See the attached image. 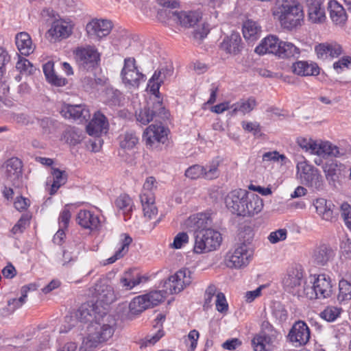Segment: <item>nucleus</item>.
Segmentation results:
<instances>
[{
  "label": "nucleus",
  "instance_id": "14",
  "mask_svg": "<svg viewBox=\"0 0 351 351\" xmlns=\"http://www.w3.org/2000/svg\"><path fill=\"white\" fill-rule=\"evenodd\" d=\"M143 141L150 147H157L159 143H165L167 139V130L161 124H152L144 132Z\"/></svg>",
  "mask_w": 351,
  "mask_h": 351
},
{
  "label": "nucleus",
  "instance_id": "30",
  "mask_svg": "<svg viewBox=\"0 0 351 351\" xmlns=\"http://www.w3.org/2000/svg\"><path fill=\"white\" fill-rule=\"evenodd\" d=\"M108 127L106 117L99 112L95 113L93 119L86 126V132L90 136H98Z\"/></svg>",
  "mask_w": 351,
  "mask_h": 351
},
{
  "label": "nucleus",
  "instance_id": "3",
  "mask_svg": "<svg viewBox=\"0 0 351 351\" xmlns=\"http://www.w3.org/2000/svg\"><path fill=\"white\" fill-rule=\"evenodd\" d=\"M222 237L219 232L212 228L196 231L193 251L196 254L207 253L219 247Z\"/></svg>",
  "mask_w": 351,
  "mask_h": 351
},
{
  "label": "nucleus",
  "instance_id": "54",
  "mask_svg": "<svg viewBox=\"0 0 351 351\" xmlns=\"http://www.w3.org/2000/svg\"><path fill=\"white\" fill-rule=\"evenodd\" d=\"M165 320V315L159 313L156 315L155 319H154V326L156 328H158V332L153 336L150 339L148 340L149 343L151 344L156 343L163 335V331L160 329L162 326V323Z\"/></svg>",
  "mask_w": 351,
  "mask_h": 351
},
{
  "label": "nucleus",
  "instance_id": "1",
  "mask_svg": "<svg viewBox=\"0 0 351 351\" xmlns=\"http://www.w3.org/2000/svg\"><path fill=\"white\" fill-rule=\"evenodd\" d=\"M116 324V319L110 315L95 317L86 328V335L82 342L85 350H90L110 339L114 332Z\"/></svg>",
  "mask_w": 351,
  "mask_h": 351
},
{
  "label": "nucleus",
  "instance_id": "50",
  "mask_svg": "<svg viewBox=\"0 0 351 351\" xmlns=\"http://www.w3.org/2000/svg\"><path fill=\"white\" fill-rule=\"evenodd\" d=\"M121 93L112 88H107L105 92V101L110 106H119L121 102Z\"/></svg>",
  "mask_w": 351,
  "mask_h": 351
},
{
  "label": "nucleus",
  "instance_id": "36",
  "mask_svg": "<svg viewBox=\"0 0 351 351\" xmlns=\"http://www.w3.org/2000/svg\"><path fill=\"white\" fill-rule=\"evenodd\" d=\"M256 106V99L251 97L247 99H241L238 102L231 105L230 114L234 116L238 113L245 114L251 112Z\"/></svg>",
  "mask_w": 351,
  "mask_h": 351
},
{
  "label": "nucleus",
  "instance_id": "28",
  "mask_svg": "<svg viewBox=\"0 0 351 351\" xmlns=\"http://www.w3.org/2000/svg\"><path fill=\"white\" fill-rule=\"evenodd\" d=\"M292 71L300 76L317 75L319 73V68L313 62L297 61L292 64Z\"/></svg>",
  "mask_w": 351,
  "mask_h": 351
},
{
  "label": "nucleus",
  "instance_id": "61",
  "mask_svg": "<svg viewBox=\"0 0 351 351\" xmlns=\"http://www.w3.org/2000/svg\"><path fill=\"white\" fill-rule=\"evenodd\" d=\"M216 309L221 313H226L228 310V304L224 294L219 292L216 295L215 299Z\"/></svg>",
  "mask_w": 351,
  "mask_h": 351
},
{
  "label": "nucleus",
  "instance_id": "34",
  "mask_svg": "<svg viewBox=\"0 0 351 351\" xmlns=\"http://www.w3.org/2000/svg\"><path fill=\"white\" fill-rule=\"evenodd\" d=\"M328 10L330 19L336 25H343L347 21V14L343 7L336 0L328 2Z\"/></svg>",
  "mask_w": 351,
  "mask_h": 351
},
{
  "label": "nucleus",
  "instance_id": "35",
  "mask_svg": "<svg viewBox=\"0 0 351 351\" xmlns=\"http://www.w3.org/2000/svg\"><path fill=\"white\" fill-rule=\"evenodd\" d=\"M314 206L317 213L326 221H330L333 217L332 208L335 206L332 202L324 198H317L314 202Z\"/></svg>",
  "mask_w": 351,
  "mask_h": 351
},
{
  "label": "nucleus",
  "instance_id": "37",
  "mask_svg": "<svg viewBox=\"0 0 351 351\" xmlns=\"http://www.w3.org/2000/svg\"><path fill=\"white\" fill-rule=\"evenodd\" d=\"M243 34L244 38L249 41L257 40L261 34V27L257 22L247 19L243 24Z\"/></svg>",
  "mask_w": 351,
  "mask_h": 351
},
{
  "label": "nucleus",
  "instance_id": "52",
  "mask_svg": "<svg viewBox=\"0 0 351 351\" xmlns=\"http://www.w3.org/2000/svg\"><path fill=\"white\" fill-rule=\"evenodd\" d=\"M194 221L195 226L199 229H206V227L210 225L212 220L207 213H197L196 215L191 217Z\"/></svg>",
  "mask_w": 351,
  "mask_h": 351
},
{
  "label": "nucleus",
  "instance_id": "19",
  "mask_svg": "<svg viewBox=\"0 0 351 351\" xmlns=\"http://www.w3.org/2000/svg\"><path fill=\"white\" fill-rule=\"evenodd\" d=\"M168 16L175 22L180 23L185 27H193L201 19L200 12L197 11L190 12H171L169 11Z\"/></svg>",
  "mask_w": 351,
  "mask_h": 351
},
{
  "label": "nucleus",
  "instance_id": "42",
  "mask_svg": "<svg viewBox=\"0 0 351 351\" xmlns=\"http://www.w3.org/2000/svg\"><path fill=\"white\" fill-rule=\"evenodd\" d=\"M144 278H145L138 273L134 275L132 274L131 271H128L125 272L124 276L120 279V284L126 290H130L138 285Z\"/></svg>",
  "mask_w": 351,
  "mask_h": 351
},
{
  "label": "nucleus",
  "instance_id": "58",
  "mask_svg": "<svg viewBox=\"0 0 351 351\" xmlns=\"http://www.w3.org/2000/svg\"><path fill=\"white\" fill-rule=\"evenodd\" d=\"M204 167L194 165L189 167L185 171V176L192 180L204 178Z\"/></svg>",
  "mask_w": 351,
  "mask_h": 351
},
{
  "label": "nucleus",
  "instance_id": "25",
  "mask_svg": "<svg viewBox=\"0 0 351 351\" xmlns=\"http://www.w3.org/2000/svg\"><path fill=\"white\" fill-rule=\"evenodd\" d=\"M245 204L241 215L243 217H252L260 213L263 208V199L254 193H247Z\"/></svg>",
  "mask_w": 351,
  "mask_h": 351
},
{
  "label": "nucleus",
  "instance_id": "11",
  "mask_svg": "<svg viewBox=\"0 0 351 351\" xmlns=\"http://www.w3.org/2000/svg\"><path fill=\"white\" fill-rule=\"evenodd\" d=\"M191 272L189 269H182L171 276L164 283L166 293H178L191 283Z\"/></svg>",
  "mask_w": 351,
  "mask_h": 351
},
{
  "label": "nucleus",
  "instance_id": "2",
  "mask_svg": "<svg viewBox=\"0 0 351 351\" xmlns=\"http://www.w3.org/2000/svg\"><path fill=\"white\" fill-rule=\"evenodd\" d=\"M272 14L289 29L300 25L304 19L302 6L295 0H276Z\"/></svg>",
  "mask_w": 351,
  "mask_h": 351
},
{
  "label": "nucleus",
  "instance_id": "55",
  "mask_svg": "<svg viewBox=\"0 0 351 351\" xmlns=\"http://www.w3.org/2000/svg\"><path fill=\"white\" fill-rule=\"evenodd\" d=\"M263 161L280 162L281 165H286L289 161L288 158L284 154H280L277 151L268 152L263 154Z\"/></svg>",
  "mask_w": 351,
  "mask_h": 351
},
{
  "label": "nucleus",
  "instance_id": "33",
  "mask_svg": "<svg viewBox=\"0 0 351 351\" xmlns=\"http://www.w3.org/2000/svg\"><path fill=\"white\" fill-rule=\"evenodd\" d=\"M335 256L332 249L323 244L317 247L313 252V258L314 262L321 266L326 265Z\"/></svg>",
  "mask_w": 351,
  "mask_h": 351
},
{
  "label": "nucleus",
  "instance_id": "59",
  "mask_svg": "<svg viewBox=\"0 0 351 351\" xmlns=\"http://www.w3.org/2000/svg\"><path fill=\"white\" fill-rule=\"evenodd\" d=\"M218 166V162H213L211 164L204 167V178L213 180L218 178L219 176Z\"/></svg>",
  "mask_w": 351,
  "mask_h": 351
},
{
  "label": "nucleus",
  "instance_id": "17",
  "mask_svg": "<svg viewBox=\"0 0 351 351\" xmlns=\"http://www.w3.org/2000/svg\"><path fill=\"white\" fill-rule=\"evenodd\" d=\"M61 114L66 119H73L82 122L90 117L89 110L85 105L64 104L60 110Z\"/></svg>",
  "mask_w": 351,
  "mask_h": 351
},
{
  "label": "nucleus",
  "instance_id": "16",
  "mask_svg": "<svg viewBox=\"0 0 351 351\" xmlns=\"http://www.w3.org/2000/svg\"><path fill=\"white\" fill-rule=\"evenodd\" d=\"M247 193L246 191L241 189L231 191L226 197V204L228 210L234 214L241 216Z\"/></svg>",
  "mask_w": 351,
  "mask_h": 351
},
{
  "label": "nucleus",
  "instance_id": "45",
  "mask_svg": "<svg viewBox=\"0 0 351 351\" xmlns=\"http://www.w3.org/2000/svg\"><path fill=\"white\" fill-rule=\"evenodd\" d=\"M63 138L70 145H75L82 141V132L74 127L69 128L64 132Z\"/></svg>",
  "mask_w": 351,
  "mask_h": 351
},
{
  "label": "nucleus",
  "instance_id": "63",
  "mask_svg": "<svg viewBox=\"0 0 351 351\" xmlns=\"http://www.w3.org/2000/svg\"><path fill=\"white\" fill-rule=\"evenodd\" d=\"M351 65V57L346 56L342 57L338 61L334 62L333 69L337 72H341L344 68L348 69Z\"/></svg>",
  "mask_w": 351,
  "mask_h": 351
},
{
  "label": "nucleus",
  "instance_id": "5",
  "mask_svg": "<svg viewBox=\"0 0 351 351\" xmlns=\"http://www.w3.org/2000/svg\"><path fill=\"white\" fill-rule=\"evenodd\" d=\"M298 143L305 151L323 158L328 156L340 157L343 155L342 150H340L337 146L328 141L317 143L311 138H299Z\"/></svg>",
  "mask_w": 351,
  "mask_h": 351
},
{
  "label": "nucleus",
  "instance_id": "57",
  "mask_svg": "<svg viewBox=\"0 0 351 351\" xmlns=\"http://www.w3.org/2000/svg\"><path fill=\"white\" fill-rule=\"evenodd\" d=\"M217 288L215 285H209L204 293V302L203 308L204 310H208L213 306V298H216Z\"/></svg>",
  "mask_w": 351,
  "mask_h": 351
},
{
  "label": "nucleus",
  "instance_id": "53",
  "mask_svg": "<svg viewBox=\"0 0 351 351\" xmlns=\"http://www.w3.org/2000/svg\"><path fill=\"white\" fill-rule=\"evenodd\" d=\"M28 289L27 287H21V295L19 298H12L8 301V306L14 312L17 308H20L25 304L27 297Z\"/></svg>",
  "mask_w": 351,
  "mask_h": 351
},
{
  "label": "nucleus",
  "instance_id": "46",
  "mask_svg": "<svg viewBox=\"0 0 351 351\" xmlns=\"http://www.w3.org/2000/svg\"><path fill=\"white\" fill-rule=\"evenodd\" d=\"M271 342V337L267 335L264 331H262L259 335L255 336L252 340V343L255 351H267L266 346Z\"/></svg>",
  "mask_w": 351,
  "mask_h": 351
},
{
  "label": "nucleus",
  "instance_id": "27",
  "mask_svg": "<svg viewBox=\"0 0 351 351\" xmlns=\"http://www.w3.org/2000/svg\"><path fill=\"white\" fill-rule=\"evenodd\" d=\"M5 175L7 178L13 183L16 184L22 178L23 163L16 157L8 159L5 163Z\"/></svg>",
  "mask_w": 351,
  "mask_h": 351
},
{
  "label": "nucleus",
  "instance_id": "40",
  "mask_svg": "<svg viewBox=\"0 0 351 351\" xmlns=\"http://www.w3.org/2000/svg\"><path fill=\"white\" fill-rule=\"evenodd\" d=\"M300 54V49L293 43L282 41L277 56L280 58H298Z\"/></svg>",
  "mask_w": 351,
  "mask_h": 351
},
{
  "label": "nucleus",
  "instance_id": "64",
  "mask_svg": "<svg viewBox=\"0 0 351 351\" xmlns=\"http://www.w3.org/2000/svg\"><path fill=\"white\" fill-rule=\"evenodd\" d=\"M341 215L346 226L351 230V206L348 203L341 206Z\"/></svg>",
  "mask_w": 351,
  "mask_h": 351
},
{
  "label": "nucleus",
  "instance_id": "43",
  "mask_svg": "<svg viewBox=\"0 0 351 351\" xmlns=\"http://www.w3.org/2000/svg\"><path fill=\"white\" fill-rule=\"evenodd\" d=\"M121 237H123V239H121V247L113 256L107 259L108 264L114 263L117 260L122 258L128 251L132 239L129 235L125 234H122Z\"/></svg>",
  "mask_w": 351,
  "mask_h": 351
},
{
  "label": "nucleus",
  "instance_id": "39",
  "mask_svg": "<svg viewBox=\"0 0 351 351\" xmlns=\"http://www.w3.org/2000/svg\"><path fill=\"white\" fill-rule=\"evenodd\" d=\"M51 170L53 182L51 186L49 194L53 195L57 192L61 186L64 185L66 182L68 176L65 171H62L58 168H52Z\"/></svg>",
  "mask_w": 351,
  "mask_h": 351
},
{
  "label": "nucleus",
  "instance_id": "9",
  "mask_svg": "<svg viewBox=\"0 0 351 351\" xmlns=\"http://www.w3.org/2000/svg\"><path fill=\"white\" fill-rule=\"evenodd\" d=\"M121 76L123 83L128 88H138L139 84L146 80L145 75L138 71L134 58H127L124 60Z\"/></svg>",
  "mask_w": 351,
  "mask_h": 351
},
{
  "label": "nucleus",
  "instance_id": "8",
  "mask_svg": "<svg viewBox=\"0 0 351 351\" xmlns=\"http://www.w3.org/2000/svg\"><path fill=\"white\" fill-rule=\"evenodd\" d=\"M332 292V285L329 276L319 274L312 285L306 287V297L310 300L329 298Z\"/></svg>",
  "mask_w": 351,
  "mask_h": 351
},
{
  "label": "nucleus",
  "instance_id": "47",
  "mask_svg": "<svg viewBox=\"0 0 351 351\" xmlns=\"http://www.w3.org/2000/svg\"><path fill=\"white\" fill-rule=\"evenodd\" d=\"M115 205L119 210L123 211V214L125 216V220H126V217H128L130 215V213L132 211V199L129 197V195L126 194H122L119 195L115 200Z\"/></svg>",
  "mask_w": 351,
  "mask_h": 351
},
{
  "label": "nucleus",
  "instance_id": "15",
  "mask_svg": "<svg viewBox=\"0 0 351 351\" xmlns=\"http://www.w3.org/2000/svg\"><path fill=\"white\" fill-rule=\"evenodd\" d=\"M311 337V332L307 324L303 321L296 322L291 328L288 338L296 346L306 345Z\"/></svg>",
  "mask_w": 351,
  "mask_h": 351
},
{
  "label": "nucleus",
  "instance_id": "49",
  "mask_svg": "<svg viewBox=\"0 0 351 351\" xmlns=\"http://www.w3.org/2000/svg\"><path fill=\"white\" fill-rule=\"evenodd\" d=\"M78 319L81 322L87 323L94 322L95 317L94 310L92 307L88 308L86 305H82L78 310L77 314Z\"/></svg>",
  "mask_w": 351,
  "mask_h": 351
},
{
  "label": "nucleus",
  "instance_id": "7",
  "mask_svg": "<svg viewBox=\"0 0 351 351\" xmlns=\"http://www.w3.org/2000/svg\"><path fill=\"white\" fill-rule=\"evenodd\" d=\"M154 95V98L150 99V101L146 106L140 109L138 112H136V121L141 125L148 124L156 117L167 118V113L165 112L162 100L158 95Z\"/></svg>",
  "mask_w": 351,
  "mask_h": 351
},
{
  "label": "nucleus",
  "instance_id": "44",
  "mask_svg": "<svg viewBox=\"0 0 351 351\" xmlns=\"http://www.w3.org/2000/svg\"><path fill=\"white\" fill-rule=\"evenodd\" d=\"M337 299L339 302L351 300V276L349 278H343L339 281Z\"/></svg>",
  "mask_w": 351,
  "mask_h": 351
},
{
  "label": "nucleus",
  "instance_id": "24",
  "mask_svg": "<svg viewBox=\"0 0 351 351\" xmlns=\"http://www.w3.org/2000/svg\"><path fill=\"white\" fill-rule=\"evenodd\" d=\"M308 20L313 23H322L326 20L324 0H306Z\"/></svg>",
  "mask_w": 351,
  "mask_h": 351
},
{
  "label": "nucleus",
  "instance_id": "41",
  "mask_svg": "<svg viewBox=\"0 0 351 351\" xmlns=\"http://www.w3.org/2000/svg\"><path fill=\"white\" fill-rule=\"evenodd\" d=\"M120 147L124 149H132L138 143V138L132 131H127L119 136Z\"/></svg>",
  "mask_w": 351,
  "mask_h": 351
},
{
  "label": "nucleus",
  "instance_id": "62",
  "mask_svg": "<svg viewBox=\"0 0 351 351\" xmlns=\"http://www.w3.org/2000/svg\"><path fill=\"white\" fill-rule=\"evenodd\" d=\"M189 236L186 232H179L173 239V243L171 245L174 249H180L185 244L189 243Z\"/></svg>",
  "mask_w": 351,
  "mask_h": 351
},
{
  "label": "nucleus",
  "instance_id": "13",
  "mask_svg": "<svg viewBox=\"0 0 351 351\" xmlns=\"http://www.w3.org/2000/svg\"><path fill=\"white\" fill-rule=\"evenodd\" d=\"M112 28L110 21L106 19H92L86 24V32L88 37L100 40L108 36Z\"/></svg>",
  "mask_w": 351,
  "mask_h": 351
},
{
  "label": "nucleus",
  "instance_id": "56",
  "mask_svg": "<svg viewBox=\"0 0 351 351\" xmlns=\"http://www.w3.org/2000/svg\"><path fill=\"white\" fill-rule=\"evenodd\" d=\"M16 69L26 75H31L36 71L35 66L26 58H19L16 65Z\"/></svg>",
  "mask_w": 351,
  "mask_h": 351
},
{
  "label": "nucleus",
  "instance_id": "23",
  "mask_svg": "<svg viewBox=\"0 0 351 351\" xmlns=\"http://www.w3.org/2000/svg\"><path fill=\"white\" fill-rule=\"evenodd\" d=\"M281 42L282 40H280L276 36L269 35L261 40L254 51L259 55L268 53L277 56L278 51L280 49Z\"/></svg>",
  "mask_w": 351,
  "mask_h": 351
},
{
  "label": "nucleus",
  "instance_id": "12",
  "mask_svg": "<svg viewBox=\"0 0 351 351\" xmlns=\"http://www.w3.org/2000/svg\"><path fill=\"white\" fill-rule=\"evenodd\" d=\"M79 66L86 70L94 68L99 62V54L94 47H78L74 51Z\"/></svg>",
  "mask_w": 351,
  "mask_h": 351
},
{
  "label": "nucleus",
  "instance_id": "6",
  "mask_svg": "<svg viewBox=\"0 0 351 351\" xmlns=\"http://www.w3.org/2000/svg\"><path fill=\"white\" fill-rule=\"evenodd\" d=\"M297 176L300 182L313 189L320 190L323 186V178L319 170L306 160H302L296 165Z\"/></svg>",
  "mask_w": 351,
  "mask_h": 351
},
{
  "label": "nucleus",
  "instance_id": "31",
  "mask_svg": "<svg viewBox=\"0 0 351 351\" xmlns=\"http://www.w3.org/2000/svg\"><path fill=\"white\" fill-rule=\"evenodd\" d=\"M15 43L18 50L23 56H27L32 54L35 49L32 38L27 32L18 33L15 36Z\"/></svg>",
  "mask_w": 351,
  "mask_h": 351
},
{
  "label": "nucleus",
  "instance_id": "18",
  "mask_svg": "<svg viewBox=\"0 0 351 351\" xmlns=\"http://www.w3.org/2000/svg\"><path fill=\"white\" fill-rule=\"evenodd\" d=\"M173 73V68L171 64L162 66L160 69L154 72L148 82V86L153 95H158L159 94V89L161 84L166 79L171 77Z\"/></svg>",
  "mask_w": 351,
  "mask_h": 351
},
{
  "label": "nucleus",
  "instance_id": "60",
  "mask_svg": "<svg viewBox=\"0 0 351 351\" xmlns=\"http://www.w3.org/2000/svg\"><path fill=\"white\" fill-rule=\"evenodd\" d=\"M287 230L285 228L278 229L276 231L271 232L268 236L269 241L275 244L280 241H285L287 239Z\"/></svg>",
  "mask_w": 351,
  "mask_h": 351
},
{
  "label": "nucleus",
  "instance_id": "32",
  "mask_svg": "<svg viewBox=\"0 0 351 351\" xmlns=\"http://www.w3.org/2000/svg\"><path fill=\"white\" fill-rule=\"evenodd\" d=\"M140 199L145 217L150 219L157 215L158 209L155 205V196L153 192L141 193Z\"/></svg>",
  "mask_w": 351,
  "mask_h": 351
},
{
  "label": "nucleus",
  "instance_id": "10",
  "mask_svg": "<svg viewBox=\"0 0 351 351\" xmlns=\"http://www.w3.org/2000/svg\"><path fill=\"white\" fill-rule=\"evenodd\" d=\"M253 256V252L245 243H239L234 245L229 252L227 257L228 266L234 268H241L247 265Z\"/></svg>",
  "mask_w": 351,
  "mask_h": 351
},
{
  "label": "nucleus",
  "instance_id": "26",
  "mask_svg": "<svg viewBox=\"0 0 351 351\" xmlns=\"http://www.w3.org/2000/svg\"><path fill=\"white\" fill-rule=\"evenodd\" d=\"M73 24L71 21H57L54 22L49 29V35L55 39L68 38L73 32Z\"/></svg>",
  "mask_w": 351,
  "mask_h": 351
},
{
  "label": "nucleus",
  "instance_id": "20",
  "mask_svg": "<svg viewBox=\"0 0 351 351\" xmlns=\"http://www.w3.org/2000/svg\"><path fill=\"white\" fill-rule=\"evenodd\" d=\"M93 294L97 302L104 305H108L116 300L113 288L104 281H98L95 284Z\"/></svg>",
  "mask_w": 351,
  "mask_h": 351
},
{
  "label": "nucleus",
  "instance_id": "38",
  "mask_svg": "<svg viewBox=\"0 0 351 351\" xmlns=\"http://www.w3.org/2000/svg\"><path fill=\"white\" fill-rule=\"evenodd\" d=\"M147 308H149L143 295L135 297L129 304L128 318L132 319L135 315L141 313Z\"/></svg>",
  "mask_w": 351,
  "mask_h": 351
},
{
  "label": "nucleus",
  "instance_id": "48",
  "mask_svg": "<svg viewBox=\"0 0 351 351\" xmlns=\"http://www.w3.org/2000/svg\"><path fill=\"white\" fill-rule=\"evenodd\" d=\"M341 311L342 309L341 308L328 306L319 313V316L322 319L328 322H332L340 316Z\"/></svg>",
  "mask_w": 351,
  "mask_h": 351
},
{
  "label": "nucleus",
  "instance_id": "22",
  "mask_svg": "<svg viewBox=\"0 0 351 351\" xmlns=\"http://www.w3.org/2000/svg\"><path fill=\"white\" fill-rule=\"evenodd\" d=\"M315 51L320 59L335 58L343 53L342 47L337 43H324L315 46Z\"/></svg>",
  "mask_w": 351,
  "mask_h": 351
},
{
  "label": "nucleus",
  "instance_id": "21",
  "mask_svg": "<svg viewBox=\"0 0 351 351\" xmlns=\"http://www.w3.org/2000/svg\"><path fill=\"white\" fill-rule=\"evenodd\" d=\"M222 50L230 55H237L243 49L242 39L239 32H232L230 35L224 37L221 43Z\"/></svg>",
  "mask_w": 351,
  "mask_h": 351
},
{
  "label": "nucleus",
  "instance_id": "29",
  "mask_svg": "<svg viewBox=\"0 0 351 351\" xmlns=\"http://www.w3.org/2000/svg\"><path fill=\"white\" fill-rule=\"evenodd\" d=\"M78 224L85 229L96 230L99 226L98 216L87 210H81L77 216Z\"/></svg>",
  "mask_w": 351,
  "mask_h": 351
},
{
  "label": "nucleus",
  "instance_id": "51",
  "mask_svg": "<svg viewBox=\"0 0 351 351\" xmlns=\"http://www.w3.org/2000/svg\"><path fill=\"white\" fill-rule=\"evenodd\" d=\"M145 299L148 308H152L162 302L165 296L161 291H151L149 293L143 295Z\"/></svg>",
  "mask_w": 351,
  "mask_h": 351
},
{
  "label": "nucleus",
  "instance_id": "4",
  "mask_svg": "<svg viewBox=\"0 0 351 351\" xmlns=\"http://www.w3.org/2000/svg\"><path fill=\"white\" fill-rule=\"evenodd\" d=\"M282 285L287 293L293 296H306V285L304 280V271L301 267H293L288 269L285 274Z\"/></svg>",
  "mask_w": 351,
  "mask_h": 351
}]
</instances>
